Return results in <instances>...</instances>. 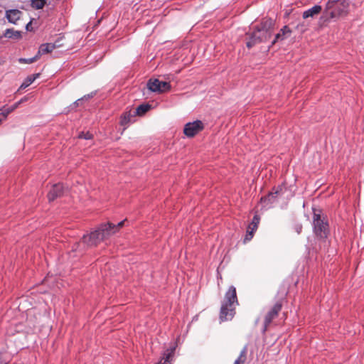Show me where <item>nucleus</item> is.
<instances>
[{"label":"nucleus","mask_w":364,"mask_h":364,"mask_svg":"<svg viewBox=\"0 0 364 364\" xmlns=\"http://www.w3.org/2000/svg\"><path fill=\"white\" fill-rule=\"evenodd\" d=\"M349 2L348 0H328L320 18L322 22L337 19L348 14Z\"/></svg>","instance_id":"obj_1"},{"label":"nucleus","mask_w":364,"mask_h":364,"mask_svg":"<svg viewBox=\"0 0 364 364\" xmlns=\"http://www.w3.org/2000/svg\"><path fill=\"white\" fill-rule=\"evenodd\" d=\"M238 305L236 289L230 286L225 293L220 313L221 321L231 320L235 314V306Z\"/></svg>","instance_id":"obj_2"},{"label":"nucleus","mask_w":364,"mask_h":364,"mask_svg":"<svg viewBox=\"0 0 364 364\" xmlns=\"http://www.w3.org/2000/svg\"><path fill=\"white\" fill-rule=\"evenodd\" d=\"M314 232L316 237L321 239H326L328 235V223L327 220L316 212L313 217Z\"/></svg>","instance_id":"obj_3"},{"label":"nucleus","mask_w":364,"mask_h":364,"mask_svg":"<svg viewBox=\"0 0 364 364\" xmlns=\"http://www.w3.org/2000/svg\"><path fill=\"white\" fill-rule=\"evenodd\" d=\"M272 35L271 33L263 32L262 30L257 28L247 42V47L251 48L257 43L266 42L271 38Z\"/></svg>","instance_id":"obj_4"},{"label":"nucleus","mask_w":364,"mask_h":364,"mask_svg":"<svg viewBox=\"0 0 364 364\" xmlns=\"http://www.w3.org/2000/svg\"><path fill=\"white\" fill-rule=\"evenodd\" d=\"M147 87L154 92H164L171 89V85L168 82L160 81L158 79H150L147 82Z\"/></svg>","instance_id":"obj_5"},{"label":"nucleus","mask_w":364,"mask_h":364,"mask_svg":"<svg viewBox=\"0 0 364 364\" xmlns=\"http://www.w3.org/2000/svg\"><path fill=\"white\" fill-rule=\"evenodd\" d=\"M282 304L280 301H277L267 313L264 316L263 332H266L268 326L272 321L277 317L279 312L282 309Z\"/></svg>","instance_id":"obj_6"},{"label":"nucleus","mask_w":364,"mask_h":364,"mask_svg":"<svg viewBox=\"0 0 364 364\" xmlns=\"http://www.w3.org/2000/svg\"><path fill=\"white\" fill-rule=\"evenodd\" d=\"M103 240L104 238L99 227L97 230L92 232L90 235H84L82 241L89 246H93L97 245Z\"/></svg>","instance_id":"obj_7"},{"label":"nucleus","mask_w":364,"mask_h":364,"mask_svg":"<svg viewBox=\"0 0 364 364\" xmlns=\"http://www.w3.org/2000/svg\"><path fill=\"white\" fill-rule=\"evenodd\" d=\"M103 240L104 238L99 227L97 230L92 232L90 235H84L82 241L89 246H93L97 245Z\"/></svg>","instance_id":"obj_8"},{"label":"nucleus","mask_w":364,"mask_h":364,"mask_svg":"<svg viewBox=\"0 0 364 364\" xmlns=\"http://www.w3.org/2000/svg\"><path fill=\"white\" fill-rule=\"evenodd\" d=\"M203 129V122L200 120H196L193 122L187 123L184 127L183 133L187 136L192 137Z\"/></svg>","instance_id":"obj_9"},{"label":"nucleus","mask_w":364,"mask_h":364,"mask_svg":"<svg viewBox=\"0 0 364 364\" xmlns=\"http://www.w3.org/2000/svg\"><path fill=\"white\" fill-rule=\"evenodd\" d=\"M65 191L66 189L61 183L53 185L48 194V198L49 201H53L58 197L63 196Z\"/></svg>","instance_id":"obj_10"},{"label":"nucleus","mask_w":364,"mask_h":364,"mask_svg":"<svg viewBox=\"0 0 364 364\" xmlns=\"http://www.w3.org/2000/svg\"><path fill=\"white\" fill-rule=\"evenodd\" d=\"M282 188L278 186L277 188H274L273 191L270 192L267 196L261 198V202L265 204V206L268 205L269 203H272L276 200V198L280 194Z\"/></svg>","instance_id":"obj_11"},{"label":"nucleus","mask_w":364,"mask_h":364,"mask_svg":"<svg viewBox=\"0 0 364 364\" xmlns=\"http://www.w3.org/2000/svg\"><path fill=\"white\" fill-rule=\"evenodd\" d=\"M274 27V21L272 18H263L257 28L262 30L263 32L273 33Z\"/></svg>","instance_id":"obj_12"},{"label":"nucleus","mask_w":364,"mask_h":364,"mask_svg":"<svg viewBox=\"0 0 364 364\" xmlns=\"http://www.w3.org/2000/svg\"><path fill=\"white\" fill-rule=\"evenodd\" d=\"M100 229L102 232L104 240L116 232L115 225L110 223L102 224L100 226Z\"/></svg>","instance_id":"obj_13"},{"label":"nucleus","mask_w":364,"mask_h":364,"mask_svg":"<svg viewBox=\"0 0 364 364\" xmlns=\"http://www.w3.org/2000/svg\"><path fill=\"white\" fill-rule=\"evenodd\" d=\"M291 34V30L287 26H284L278 33L276 34L274 39L272 42V45H274L278 41H282L287 38L289 37Z\"/></svg>","instance_id":"obj_14"},{"label":"nucleus","mask_w":364,"mask_h":364,"mask_svg":"<svg viewBox=\"0 0 364 364\" xmlns=\"http://www.w3.org/2000/svg\"><path fill=\"white\" fill-rule=\"evenodd\" d=\"M21 12L17 9H12L6 11V16L8 21L11 23H16L20 19Z\"/></svg>","instance_id":"obj_15"},{"label":"nucleus","mask_w":364,"mask_h":364,"mask_svg":"<svg viewBox=\"0 0 364 364\" xmlns=\"http://www.w3.org/2000/svg\"><path fill=\"white\" fill-rule=\"evenodd\" d=\"M55 48V44L53 43H43L42 44L36 54L39 58L41 55L51 53Z\"/></svg>","instance_id":"obj_16"},{"label":"nucleus","mask_w":364,"mask_h":364,"mask_svg":"<svg viewBox=\"0 0 364 364\" xmlns=\"http://www.w3.org/2000/svg\"><path fill=\"white\" fill-rule=\"evenodd\" d=\"M322 10V7L319 5H315L313 7L309 9L308 10L304 11L303 18H308L309 17H314V16L318 14Z\"/></svg>","instance_id":"obj_17"},{"label":"nucleus","mask_w":364,"mask_h":364,"mask_svg":"<svg viewBox=\"0 0 364 364\" xmlns=\"http://www.w3.org/2000/svg\"><path fill=\"white\" fill-rule=\"evenodd\" d=\"M21 102H23V100H21L19 102L15 103L14 105H13L11 107H9L7 108H4L2 109H0V115H2L3 118H6V116L9 113L13 112L14 109H16L18 107V105L21 103Z\"/></svg>","instance_id":"obj_18"},{"label":"nucleus","mask_w":364,"mask_h":364,"mask_svg":"<svg viewBox=\"0 0 364 364\" xmlns=\"http://www.w3.org/2000/svg\"><path fill=\"white\" fill-rule=\"evenodd\" d=\"M151 109V105L149 104H142L138 106L136 109L135 113L137 115H143Z\"/></svg>","instance_id":"obj_19"},{"label":"nucleus","mask_w":364,"mask_h":364,"mask_svg":"<svg viewBox=\"0 0 364 364\" xmlns=\"http://www.w3.org/2000/svg\"><path fill=\"white\" fill-rule=\"evenodd\" d=\"M246 352L247 348L245 347L241 351L240 356L237 358V360L234 362L233 364H244L246 360Z\"/></svg>","instance_id":"obj_20"},{"label":"nucleus","mask_w":364,"mask_h":364,"mask_svg":"<svg viewBox=\"0 0 364 364\" xmlns=\"http://www.w3.org/2000/svg\"><path fill=\"white\" fill-rule=\"evenodd\" d=\"M5 37L7 38H19L21 34L19 31H14L13 29H6L4 33Z\"/></svg>","instance_id":"obj_21"},{"label":"nucleus","mask_w":364,"mask_h":364,"mask_svg":"<svg viewBox=\"0 0 364 364\" xmlns=\"http://www.w3.org/2000/svg\"><path fill=\"white\" fill-rule=\"evenodd\" d=\"M46 4L45 0H31V6L36 9H42Z\"/></svg>","instance_id":"obj_22"},{"label":"nucleus","mask_w":364,"mask_h":364,"mask_svg":"<svg viewBox=\"0 0 364 364\" xmlns=\"http://www.w3.org/2000/svg\"><path fill=\"white\" fill-rule=\"evenodd\" d=\"M39 75H40L39 73L28 75L24 80L23 82H25L27 85L29 86L36 80V79H37L39 77Z\"/></svg>","instance_id":"obj_23"},{"label":"nucleus","mask_w":364,"mask_h":364,"mask_svg":"<svg viewBox=\"0 0 364 364\" xmlns=\"http://www.w3.org/2000/svg\"><path fill=\"white\" fill-rule=\"evenodd\" d=\"M38 59V56L36 55L33 58H21L18 59V62L20 63H27V64H31V63H34L35 61H36Z\"/></svg>","instance_id":"obj_24"},{"label":"nucleus","mask_w":364,"mask_h":364,"mask_svg":"<svg viewBox=\"0 0 364 364\" xmlns=\"http://www.w3.org/2000/svg\"><path fill=\"white\" fill-rule=\"evenodd\" d=\"M259 223V218L258 215H255L252 218V221L251 224L250 225H251V229H252V230L255 231L257 229Z\"/></svg>","instance_id":"obj_25"},{"label":"nucleus","mask_w":364,"mask_h":364,"mask_svg":"<svg viewBox=\"0 0 364 364\" xmlns=\"http://www.w3.org/2000/svg\"><path fill=\"white\" fill-rule=\"evenodd\" d=\"M254 232L255 230H252V229H251V225H249L247 227V234L244 240L245 242L250 241L253 237Z\"/></svg>","instance_id":"obj_26"},{"label":"nucleus","mask_w":364,"mask_h":364,"mask_svg":"<svg viewBox=\"0 0 364 364\" xmlns=\"http://www.w3.org/2000/svg\"><path fill=\"white\" fill-rule=\"evenodd\" d=\"M79 138L85 139H91L92 138V134L90 132H81L79 134Z\"/></svg>","instance_id":"obj_27"},{"label":"nucleus","mask_w":364,"mask_h":364,"mask_svg":"<svg viewBox=\"0 0 364 364\" xmlns=\"http://www.w3.org/2000/svg\"><path fill=\"white\" fill-rule=\"evenodd\" d=\"M95 92H92L90 94L85 95L82 98H84V100H87L92 98L95 95Z\"/></svg>","instance_id":"obj_28"},{"label":"nucleus","mask_w":364,"mask_h":364,"mask_svg":"<svg viewBox=\"0 0 364 364\" xmlns=\"http://www.w3.org/2000/svg\"><path fill=\"white\" fill-rule=\"evenodd\" d=\"M124 220L118 223L117 225H115L116 232L118 231V230L124 225Z\"/></svg>","instance_id":"obj_29"},{"label":"nucleus","mask_w":364,"mask_h":364,"mask_svg":"<svg viewBox=\"0 0 364 364\" xmlns=\"http://www.w3.org/2000/svg\"><path fill=\"white\" fill-rule=\"evenodd\" d=\"M295 230H296V232H297L298 234H299V233L301 232V230H302V225H299V224L296 225L295 226Z\"/></svg>","instance_id":"obj_30"},{"label":"nucleus","mask_w":364,"mask_h":364,"mask_svg":"<svg viewBox=\"0 0 364 364\" xmlns=\"http://www.w3.org/2000/svg\"><path fill=\"white\" fill-rule=\"evenodd\" d=\"M82 101H84V98L78 99L73 103V105L75 106H78Z\"/></svg>","instance_id":"obj_31"},{"label":"nucleus","mask_w":364,"mask_h":364,"mask_svg":"<svg viewBox=\"0 0 364 364\" xmlns=\"http://www.w3.org/2000/svg\"><path fill=\"white\" fill-rule=\"evenodd\" d=\"M27 87H28V85H27L25 82H23V83L21 85L19 89H25Z\"/></svg>","instance_id":"obj_32"}]
</instances>
